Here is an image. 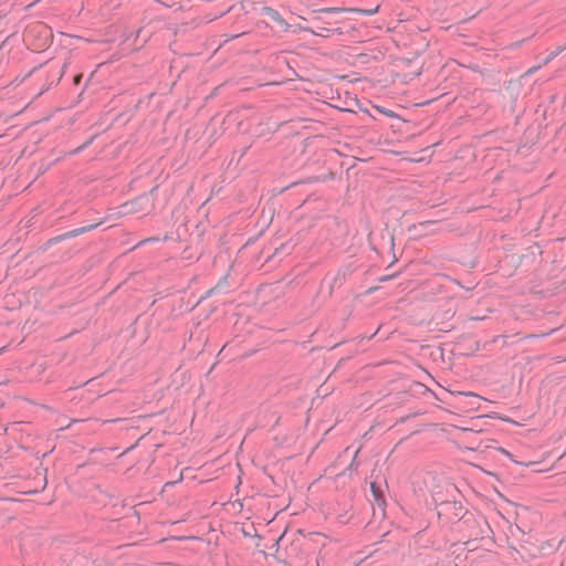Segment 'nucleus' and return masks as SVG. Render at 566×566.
Returning a JSON list of instances; mask_svg holds the SVG:
<instances>
[{"label":"nucleus","mask_w":566,"mask_h":566,"mask_svg":"<svg viewBox=\"0 0 566 566\" xmlns=\"http://www.w3.org/2000/svg\"><path fill=\"white\" fill-rule=\"evenodd\" d=\"M385 114H387L388 116H394L392 112H386Z\"/></svg>","instance_id":"f03ea898"},{"label":"nucleus","mask_w":566,"mask_h":566,"mask_svg":"<svg viewBox=\"0 0 566 566\" xmlns=\"http://www.w3.org/2000/svg\"><path fill=\"white\" fill-rule=\"evenodd\" d=\"M370 489H371L373 495H374V497H375V501H376L379 505L384 504V503H385V500H384V497H382L381 490H380V488L376 484V482H373V483L370 484Z\"/></svg>","instance_id":"f257e3e1"}]
</instances>
